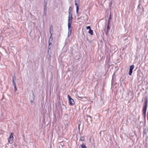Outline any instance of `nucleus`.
<instances>
[{"label": "nucleus", "mask_w": 148, "mask_h": 148, "mask_svg": "<svg viewBox=\"0 0 148 148\" xmlns=\"http://www.w3.org/2000/svg\"><path fill=\"white\" fill-rule=\"evenodd\" d=\"M146 112H143V116H144V117L145 119H145H146Z\"/></svg>", "instance_id": "17"}, {"label": "nucleus", "mask_w": 148, "mask_h": 148, "mask_svg": "<svg viewBox=\"0 0 148 148\" xmlns=\"http://www.w3.org/2000/svg\"><path fill=\"white\" fill-rule=\"evenodd\" d=\"M68 99H69V101L72 99V98H71V97L69 95H68Z\"/></svg>", "instance_id": "20"}, {"label": "nucleus", "mask_w": 148, "mask_h": 148, "mask_svg": "<svg viewBox=\"0 0 148 148\" xmlns=\"http://www.w3.org/2000/svg\"><path fill=\"white\" fill-rule=\"evenodd\" d=\"M47 0H45L44 1V7H46L47 4Z\"/></svg>", "instance_id": "14"}, {"label": "nucleus", "mask_w": 148, "mask_h": 148, "mask_svg": "<svg viewBox=\"0 0 148 148\" xmlns=\"http://www.w3.org/2000/svg\"><path fill=\"white\" fill-rule=\"evenodd\" d=\"M87 29H89V30L91 29V28L90 26H88L86 27Z\"/></svg>", "instance_id": "23"}, {"label": "nucleus", "mask_w": 148, "mask_h": 148, "mask_svg": "<svg viewBox=\"0 0 148 148\" xmlns=\"http://www.w3.org/2000/svg\"><path fill=\"white\" fill-rule=\"evenodd\" d=\"M79 1H75V5L76 6V13L77 14L78 13V10L79 9Z\"/></svg>", "instance_id": "3"}, {"label": "nucleus", "mask_w": 148, "mask_h": 148, "mask_svg": "<svg viewBox=\"0 0 148 148\" xmlns=\"http://www.w3.org/2000/svg\"><path fill=\"white\" fill-rule=\"evenodd\" d=\"M71 23H68V37L69 38L71 35L72 30H71Z\"/></svg>", "instance_id": "2"}, {"label": "nucleus", "mask_w": 148, "mask_h": 148, "mask_svg": "<svg viewBox=\"0 0 148 148\" xmlns=\"http://www.w3.org/2000/svg\"><path fill=\"white\" fill-rule=\"evenodd\" d=\"M12 85H13V86L16 85L15 83L14 82V81L12 80Z\"/></svg>", "instance_id": "22"}, {"label": "nucleus", "mask_w": 148, "mask_h": 148, "mask_svg": "<svg viewBox=\"0 0 148 148\" xmlns=\"http://www.w3.org/2000/svg\"><path fill=\"white\" fill-rule=\"evenodd\" d=\"M110 20H109L108 19V25H109L110 24Z\"/></svg>", "instance_id": "27"}, {"label": "nucleus", "mask_w": 148, "mask_h": 148, "mask_svg": "<svg viewBox=\"0 0 148 148\" xmlns=\"http://www.w3.org/2000/svg\"><path fill=\"white\" fill-rule=\"evenodd\" d=\"M53 27L52 26H51L50 28V33H51V31L53 32Z\"/></svg>", "instance_id": "15"}, {"label": "nucleus", "mask_w": 148, "mask_h": 148, "mask_svg": "<svg viewBox=\"0 0 148 148\" xmlns=\"http://www.w3.org/2000/svg\"><path fill=\"white\" fill-rule=\"evenodd\" d=\"M80 140H81L83 141L84 140V136H82L80 138Z\"/></svg>", "instance_id": "18"}, {"label": "nucleus", "mask_w": 148, "mask_h": 148, "mask_svg": "<svg viewBox=\"0 0 148 148\" xmlns=\"http://www.w3.org/2000/svg\"><path fill=\"white\" fill-rule=\"evenodd\" d=\"M50 33V38L49 39L50 40V39H51V40H52L53 39V37L52 36V34L51 33Z\"/></svg>", "instance_id": "21"}, {"label": "nucleus", "mask_w": 148, "mask_h": 148, "mask_svg": "<svg viewBox=\"0 0 148 148\" xmlns=\"http://www.w3.org/2000/svg\"><path fill=\"white\" fill-rule=\"evenodd\" d=\"M14 88L15 89V91H16L17 90L16 86V85H14Z\"/></svg>", "instance_id": "26"}, {"label": "nucleus", "mask_w": 148, "mask_h": 148, "mask_svg": "<svg viewBox=\"0 0 148 148\" xmlns=\"http://www.w3.org/2000/svg\"><path fill=\"white\" fill-rule=\"evenodd\" d=\"M50 41V39L49 40V45H50L51 44V43L50 42H49Z\"/></svg>", "instance_id": "31"}, {"label": "nucleus", "mask_w": 148, "mask_h": 148, "mask_svg": "<svg viewBox=\"0 0 148 148\" xmlns=\"http://www.w3.org/2000/svg\"><path fill=\"white\" fill-rule=\"evenodd\" d=\"M147 99L146 98L145 101L144 105L143 107L142 112H146L147 108Z\"/></svg>", "instance_id": "1"}, {"label": "nucleus", "mask_w": 148, "mask_h": 148, "mask_svg": "<svg viewBox=\"0 0 148 148\" xmlns=\"http://www.w3.org/2000/svg\"><path fill=\"white\" fill-rule=\"evenodd\" d=\"M46 12H47V7H44V14H45V15H46Z\"/></svg>", "instance_id": "12"}, {"label": "nucleus", "mask_w": 148, "mask_h": 148, "mask_svg": "<svg viewBox=\"0 0 148 148\" xmlns=\"http://www.w3.org/2000/svg\"><path fill=\"white\" fill-rule=\"evenodd\" d=\"M13 139V134L12 133L10 135L8 139V142L10 144H11L12 143V140Z\"/></svg>", "instance_id": "5"}, {"label": "nucleus", "mask_w": 148, "mask_h": 148, "mask_svg": "<svg viewBox=\"0 0 148 148\" xmlns=\"http://www.w3.org/2000/svg\"><path fill=\"white\" fill-rule=\"evenodd\" d=\"M80 124H79L78 126V129H79V130H80Z\"/></svg>", "instance_id": "30"}, {"label": "nucleus", "mask_w": 148, "mask_h": 148, "mask_svg": "<svg viewBox=\"0 0 148 148\" xmlns=\"http://www.w3.org/2000/svg\"><path fill=\"white\" fill-rule=\"evenodd\" d=\"M92 120L91 116L89 117L87 119V122L88 123H89L90 122L92 123Z\"/></svg>", "instance_id": "8"}, {"label": "nucleus", "mask_w": 148, "mask_h": 148, "mask_svg": "<svg viewBox=\"0 0 148 148\" xmlns=\"http://www.w3.org/2000/svg\"><path fill=\"white\" fill-rule=\"evenodd\" d=\"M16 78L15 76H14L12 78V80H13L14 81H15L16 80Z\"/></svg>", "instance_id": "24"}, {"label": "nucleus", "mask_w": 148, "mask_h": 148, "mask_svg": "<svg viewBox=\"0 0 148 148\" xmlns=\"http://www.w3.org/2000/svg\"><path fill=\"white\" fill-rule=\"evenodd\" d=\"M111 18H111V14H110V15L109 17V20H110L111 19Z\"/></svg>", "instance_id": "29"}, {"label": "nucleus", "mask_w": 148, "mask_h": 148, "mask_svg": "<svg viewBox=\"0 0 148 148\" xmlns=\"http://www.w3.org/2000/svg\"><path fill=\"white\" fill-rule=\"evenodd\" d=\"M81 146L82 147V148H86V147L84 143H83L81 145Z\"/></svg>", "instance_id": "16"}, {"label": "nucleus", "mask_w": 148, "mask_h": 148, "mask_svg": "<svg viewBox=\"0 0 148 148\" xmlns=\"http://www.w3.org/2000/svg\"><path fill=\"white\" fill-rule=\"evenodd\" d=\"M110 29V27H109V25H108H108L107 26V30H108V31Z\"/></svg>", "instance_id": "19"}, {"label": "nucleus", "mask_w": 148, "mask_h": 148, "mask_svg": "<svg viewBox=\"0 0 148 148\" xmlns=\"http://www.w3.org/2000/svg\"><path fill=\"white\" fill-rule=\"evenodd\" d=\"M32 97L31 98H30V99H32L33 100H34L35 99V96L34 94V93L33 92V91H32Z\"/></svg>", "instance_id": "10"}, {"label": "nucleus", "mask_w": 148, "mask_h": 148, "mask_svg": "<svg viewBox=\"0 0 148 148\" xmlns=\"http://www.w3.org/2000/svg\"><path fill=\"white\" fill-rule=\"evenodd\" d=\"M70 104L71 105H73L75 104V102L73 99H72L69 100Z\"/></svg>", "instance_id": "7"}, {"label": "nucleus", "mask_w": 148, "mask_h": 148, "mask_svg": "<svg viewBox=\"0 0 148 148\" xmlns=\"http://www.w3.org/2000/svg\"><path fill=\"white\" fill-rule=\"evenodd\" d=\"M72 8L71 7H70L69 8V14L72 13Z\"/></svg>", "instance_id": "11"}, {"label": "nucleus", "mask_w": 148, "mask_h": 148, "mask_svg": "<svg viewBox=\"0 0 148 148\" xmlns=\"http://www.w3.org/2000/svg\"><path fill=\"white\" fill-rule=\"evenodd\" d=\"M30 99L31 103H32V104H33V103H34L33 100H33L32 99Z\"/></svg>", "instance_id": "25"}, {"label": "nucleus", "mask_w": 148, "mask_h": 148, "mask_svg": "<svg viewBox=\"0 0 148 148\" xmlns=\"http://www.w3.org/2000/svg\"><path fill=\"white\" fill-rule=\"evenodd\" d=\"M147 134V130L146 129H145L143 130V136H144L145 135H146Z\"/></svg>", "instance_id": "9"}, {"label": "nucleus", "mask_w": 148, "mask_h": 148, "mask_svg": "<svg viewBox=\"0 0 148 148\" xmlns=\"http://www.w3.org/2000/svg\"><path fill=\"white\" fill-rule=\"evenodd\" d=\"M112 80H113V79H112Z\"/></svg>", "instance_id": "32"}, {"label": "nucleus", "mask_w": 148, "mask_h": 148, "mask_svg": "<svg viewBox=\"0 0 148 148\" xmlns=\"http://www.w3.org/2000/svg\"><path fill=\"white\" fill-rule=\"evenodd\" d=\"M134 65H132L130 66L129 72V75H132V70L134 69Z\"/></svg>", "instance_id": "6"}, {"label": "nucleus", "mask_w": 148, "mask_h": 148, "mask_svg": "<svg viewBox=\"0 0 148 148\" xmlns=\"http://www.w3.org/2000/svg\"><path fill=\"white\" fill-rule=\"evenodd\" d=\"M88 33L90 34L91 35H92L93 34V31L92 30L90 29L89 30Z\"/></svg>", "instance_id": "13"}, {"label": "nucleus", "mask_w": 148, "mask_h": 148, "mask_svg": "<svg viewBox=\"0 0 148 148\" xmlns=\"http://www.w3.org/2000/svg\"><path fill=\"white\" fill-rule=\"evenodd\" d=\"M109 31V30H108H108H107V31H106V35H108Z\"/></svg>", "instance_id": "28"}, {"label": "nucleus", "mask_w": 148, "mask_h": 148, "mask_svg": "<svg viewBox=\"0 0 148 148\" xmlns=\"http://www.w3.org/2000/svg\"><path fill=\"white\" fill-rule=\"evenodd\" d=\"M73 16L72 13L69 14L68 19V23H72V21L73 20Z\"/></svg>", "instance_id": "4"}]
</instances>
